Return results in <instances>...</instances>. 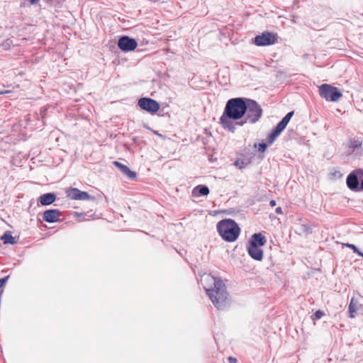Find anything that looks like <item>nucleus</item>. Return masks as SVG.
Masks as SVG:
<instances>
[{
  "mask_svg": "<svg viewBox=\"0 0 363 363\" xmlns=\"http://www.w3.org/2000/svg\"><path fill=\"white\" fill-rule=\"evenodd\" d=\"M201 281L207 295L218 310H225L230 306L229 294L225 285L220 278L210 274H204Z\"/></svg>",
  "mask_w": 363,
  "mask_h": 363,
  "instance_id": "f03ea898",
  "label": "nucleus"
},
{
  "mask_svg": "<svg viewBox=\"0 0 363 363\" xmlns=\"http://www.w3.org/2000/svg\"><path fill=\"white\" fill-rule=\"evenodd\" d=\"M138 105L141 109L151 113H155L160 108L158 102L150 98L144 97L140 99Z\"/></svg>",
  "mask_w": 363,
  "mask_h": 363,
  "instance_id": "6e6552de",
  "label": "nucleus"
},
{
  "mask_svg": "<svg viewBox=\"0 0 363 363\" xmlns=\"http://www.w3.org/2000/svg\"><path fill=\"white\" fill-rule=\"evenodd\" d=\"M1 240L4 244L15 245L17 243V240L15 237H13L10 231H6L4 234L1 237Z\"/></svg>",
  "mask_w": 363,
  "mask_h": 363,
  "instance_id": "a211bd4d",
  "label": "nucleus"
},
{
  "mask_svg": "<svg viewBox=\"0 0 363 363\" xmlns=\"http://www.w3.org/2000/svg\"><path fill=\"white\" fill-rule=\"evenodd\" d=\"M56 200V194L55 193L43 194L38 199V201L42 206H49Z\"/></svg>",
  "mask_w": 363,
  "mask_h": 363,
  "instance_id": "2eb2a0df",
  "label": "nucleus"
},
{
  "mask_svg": "<svg viewBox=\"0 0 363 363\" xmlns=\"http://www.w3.org/2000/svg\"><path fill=\"white\" fill-rule=\"evenodd\" d=\"M3 294V290H1L0 294L1 295Z\"/></svg>",
  "mask_w": 363,
  "mask_h": 363,
  "instance_id": "473e14b6",
  "label": "nucleus"
},
{
  "mask_svg": "<svg viewBox=\"0 0 363 363\" xmlns=\"http://www.w3.org/2000/svg\"><path fill=\"white\" fill-rule=\"evenodd\" d=\"M246 98L238 97L229 99L225 106L223 113L220 118L222 127L234 133L237 126H242L246 121L240 120L245 116Z\"/></svg>",
  "mask_w": 363,
  "mask_h": 363,
  "instance_id": "f257e3e1",
  "label": "nucleus"
},
{
  "mask_svg": "<svg viewBox=\"0 0 363 363\" xmlns=\"http://www.w3.org/2000/svg\"><path fill=\"white\" fill-rule=\"evenodd\" d=\"M277 34L271 32H264L257 35L254 39V43L257 46H267L274 44L277 40Z\"/></svg>",
  "mask_w": 363,
  "mask_h": 363,
  "instance_id": "423d86ee",
  "label": "nucleus"
},
{
  "mask_svg": "<svg viewBox=\"0 0 363 363\" xmlns=\"http://www.w3.org/2000/svg\"><path fill=\"white\" fill-rule=\"evenodd\" d=\"M267 240L264 235H262L260 233L253 234L249 242L248 245L252 246L262 247L265 245Z\"/></svg>",
  "mask_w": 363,
  "mask_h": 363,
  "instance_id": "ddd939ff",
  "label": "nucleus"
},
{
  "mask_svg": "<svg viewBox=\"0 0 363 363\" xmlns=\"http://www.w3.org/2000/svg\"><path fill=\"white\" fill-rule=\"evenodd\" d=\"M247 111H245L246 117L243 121L246 123H255L262 117V109L258 103L252 99H246Z\"/></svg>",
  "mask_w": 363,
  "mask_h": 363,
  "instance_id": "20e7f679",
  "label": "nucleus"
},
{
  "mask_svg": "<svg viewBox=\"0 0 363 363\" xmlns=\"http://www.w3.org/2000/svg\"><path fill=\"white\" fill-rule=\"evenodd\" d=\"M113 164L130 179H135L137 177V174L135 172L131 171L129 167L118 161H114Z\"/></svg>",
  "mask_w": 363,
  "mask_h": 363,
  "instance_id": "f8f14e48",
  "label": "nucleus"
},
{
  "mask_svg": "<svg viewBox=\"0 0 363 363\" xmlns=\"http://www.w3.org/2000/svg\"><path fill=\"white\" fill-rule=\"evenodd\" d=\"M277 213L281 214L282 213V209L281 207H278L275 210Z\"/></svg>",
  "mask_w": 363,
  "mask_h": 363,
  "instance_id": "c85d7f7f",
  "label": "nucleus"
},
{
  "mask_svg": "<svg viewBox=\"0 0 363 363\" xmlns=\"http://www.w3.org/2000/svg\"><path fill=\"white\" fill-rule=\"evenodd\" d=\"M217 230L220 237L227 242L236 240L240 235V228L232 219H224L217 224Z\"/></svg>",
  "mask_w": 363,
  "mask_h": 363,
  "instance_id": "7ed1b4c3",
  "label": "nucleus"
},
{
  "mask_svg": "<svg viewBox=\"0 0 363 363\" xmlns=\"http://www.w3.org/2000/svg\"><path fill=\"white\" fill-rule=\"evenodd\" d=\"M294 112L290 111L282 119L281 121L277 125L279 128H280L282 130H284L289 122L290 121L291 117L294 116Z\"/></svg>",
  "mask_w": 363,
  "mask_h": 363,
  "instance_id": "aec40b11",
  "label": "nucleus"
},
{
  "mask_svg": "<svg viewBox=\"0 0 363 363\" xmlns=\"http://www.w3.org/2000/svg\"><path fill=\"white\" fill-rule=\"evenodd\" d=\"M117 45L122 51L130 52L137 48L138 43L134 38L128 35H123L118 39Z\"/></svg>",
  "mask_w": 363,
  "mask_h": 363,
  "instance_id": "0eeeda50",
  "label": "nucleus"
},
{
  "mask_svg": "<svg viewBox=\"0 0 363 363\" xmlns=\"http://www.w3.org/2000/svg\"><path fill=\"white\" fill-rule=\"evenodd\" d=\"M269 205H270L271 206H272V207H273V206H276V201H275L274 200H271V201H269Z\"/></svg>",
  "mask_w": 363,
  "mask_h": 363,
  "instance_id": "7c9ffc66",
  "label": "nucleus"
},
{
  "mask_svg": "<svg viewBox=\"0 0 363 363\" xmlns=\"http://www.w3.org/2000/svg\"><path fill=\"white\" fill-rule=\"evenodd\" d=\"M319 94L321 97L330 101H337L342 96V93L337 88L327 84L319 87Z\"/></svg>",
  "mask_w": 363,
  "mask_h": 363,
  "instance_id": "39448f33",
  "label": "nucleus"
},
{
  "mask_svg": "<svg viewBox=\"0 0 363 363\" xmlns=\"http://www.w3.org/2000/svg\"><path fill=\"white\" fill-rule=\"evenodd\" d=\"M362 308V305L359 303V301L354 298H352L348 306V312L350 313V318H354L357 312Z\"/></svg>",
  "mask_w": 363,
  "mask_h": 363,
  "instance_id": "dca6fc26",
  "label": "nucleus"
},
{
  "mask_svg": "<svg viewBox=\"0 0 363 363\" xmlns=\"http://www.w3.org/2000/svg\"><path fill=\"white\" fill-rule=\"evenodd\" d=\"M347 187L354 191H360L358 169L352 172L346 179Z\"/></svg>",
  "mask_w": 363,
  "mask_h": 363,
  "instance_id": "9d476101",
  "label": "nucleus"
},
{
  "mask_svg": "<svg viewBox=\"0 0 363 363\" xmlns=\"http://www.w3.org/2000/svg\"><path fill=\"white\" fill-rule=\"evenodd\" d=\"M8 91H0V94H6L7 93Z\"/></svg>",
  "mask_w": 363,
  "mask_h": 363,
  "instance_id": "2f4dec72",
  "label": "nucleus"
},
{
  "mask_svg": "<svg viewBox=\"0 0 363 363\" xmlns=\"http://www.w3.org/2000/svg\"><path fill=\"white\" fill-rule=\"evenodd\" d=\"M62 216V212L58 209H49L44 211L43 219L44 221L50 223H55L59 220V217Z\"/></svg>",
  "mask_w": 363,
  "mask_h": 363,
  "instance_id": "9b49d317",
  "label": "nucleus"
},
{
  "mask_svg": "<svg viewBox=\"0 0 363 363\" xmlns=\"http://www.w3.org/2000/svg\"><path fill=\"white\" fill-rule=\"evenodd\" d=\"M294 112L290 111L282 119L281 121L277 125L279 128H280L282 130H284L289 122L290 121L291 117L294 116Z\"/></svg>",
  "mask_w": 363,
  "mask_h": 363,
  "instance_id": "412c9836",
  "label": "nucleus"
},
{
  "mask_svg": "<svg viewBox=\"0 0 363 363\" xmlns=\"http://www.w3.org/2000/svg\"><path fill=\"white\" fill-rule=\"evenodd\" d=\"M228 360V363H237V359L233 357H229Z\"/></svg>",
  "mask_w": 363,
  "mask_h": 363,
  "instance_id": "cd10ccee",
  "label": "nucleus"
},
{
  "mask_svg": "<svg viewBox=\"0 0 363 363\" xmlns=\"http://www.w3.org/2000/svg\"><path fill=\"white\" fill-rule=\"evenodd\" d=\"M40 0H28L30 4H37Z\"/></svg>",
  "mask_w": 363,
  "mask_h": 363,
  "instance_id": "c756f323",
  "label": "nucleus"
},
{
  "mask_svg": "<svg viewBox=\"0 0 363 363\" xmlns=\"http://www.w3.org/2000/svg\"><path fill=\"white\" fill-rule=\"evenodd\" d=\"M68 198L74 200H94V197L90 196L87 192L80 191L77 188H69L66 191Z\"/></svg>",
  "mask_w": 363,
  "mask_h": 363,
  "instance_id": "1a4fd4ad",
  "label": "nucleus"
},
{
  "mask_svg": "<svg viewBox=\"0 0 363 363\" xmlns=\"http://www.w3.org/2000/svg\"><path fill=\"white\" fill-rule=\"evenodd\" d=\"M362 142L354 138L350 139L347 143V147L352 149L353 151L357 150L362 147Z\"/></svg>",
  "mask_w": 363,
  "mask_h": 363,
  "instance_id": "4be33fe9",
  "label": "nucleus"
},
{
  "mask_svg": "<svg viewBox=\"0 0 363 363\" xmlns=\"http://www.w3.org/2000/svg\"><path fill=\"white\" fill-rule=\"evenodd\" d=\"M324 315H325V313L323 311H322L320 310H318L313 315V316H314L313 320H318V319L321 318Z\"/></svg>",
  "mask_w": 363,
  "mask_h": 363,
  "instance_id": "393cba45",
  "label": "nucleus"
},
{
  "mask_svg": "<svg viewBox=\"0 0 363 363\" xmlns=\"http://www.w3.org/2000/svg\"><path fill=\"white\" fill-rule=\"evenodd\" d=\"M267 145L265 143H260L258 145V150L261 152H264L267 150Z\"/></svg>",
  "mask_w": 363,
  "mask_h": 363,
  "instance_id": "a878e982",
  "label": "nucleus"
},
{
  "mask_svg": "<svg viewBox=\"0 0 363 363\" xmlns=\"http://www.w3.org/2000/svg\"><path fill=\"white\" fill-rule=\"evenodd\" d=\"M283 130L279 128L278 126H276L272 132L268 135L267 137V143L271 145L272 144L274 140H276V138L281 134V133L282 132Z\"/></svg>",
  "mask_w": 363,
  "mask_h": 363,
  "instance_id": "6ab92c4d",
  "label": "nucleus"
},
{
  "mask_svg": "<svg viewBox=\"0 0 363 363\" xmlns=\"http://www.w3.org/2000/svg\"><path fill=\"white\" fill-rule=\"evenodd\" d=\"M346 246L352 249L354 253L363 257V253L359 250L356 245L347 243Z\"/></svg>",
  "mask_w": 363,
  "mask_h": 363,
  "instance_id": "5701e85b",
  "label": "nucleus"
},
{
  "mask_svg": "<svg viewBox=\"0 0 363 363\" xmlns=\"http://www.w3.org/2000/svg\"><path fill=\"white\" fill-rule=\"evenodd\" d=\"M9 279V275L0 279V288H1L6 283V281H8Z\"/></svg>",
  "mask_w": 363,
  "mask_h": 363,
  "instance_id": "bb28decb",
  "label": "nucleus"
},
{
  "mask_svg": "<svg viewBox=\"0 0 363 363\" xmlns=\"http://www.w3.org/2000/svg\"><path fill=\"white\" fill-rule=\"evenodd\" d=\"M358 173H359L360 191H363V169H359Z\"/></svg>",
  "mask_w": 363,
  "mask_h": 363,
  "instance_id": "b1692460",
  "label": "nucleus"
},
{
  "mask_svg": "<svg viewBox=\"0 0 363 363\" xmlns=\"http://www.w3.org/2000/svg\"><path fill=\"white\" fill-rule=\"evenodd\" d=\"M247 252L255 260L261 261L263 258V250L257 246L248 245Z\"/></svg>",
  "mask_w": 363,
  "mask_h": 363,
  "instance_id": "4468645a",
  "label": "nucleus"
},
{
  "mask_svg": "<svg viewBox=\"0 0 363 363\" xmlns=\"http://www.w3.org/2000/svg\"><path fill=\"white\" fill-rule=\"evenodd\" d=\"M210 191L207 186L199 184L195 186L192 190V195L195 197L207 196Z\"/></svg>",
  "mask_w": 363,
  "mask_h": 363,
  "instance_id": "f3484780",
  "label": "nucleus"
}]
</instances>
